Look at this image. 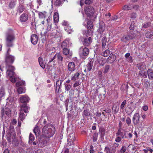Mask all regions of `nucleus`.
<instances>
[{
    "mask_svg": "<svg viewBox=\"0 0 153 153\" xmlns=\"http://www.w3.org/2000/svg\"><path fill=\"white\" fill-rule=\"evenodd\" d=\"M14 60V56L10 55L9 54L6 55L5 58L6 68L7 69L6 76L13 83H15L16 79V75L14 72L15 68L13 66L10 65L13 63Z\"/></svg>",
    "mask_w": 153,
    "mask_h": 153,
    "instance_id": "f257e3e1",
    "label": "nucleus"
},
{
    "mask_svg": "<svg viewBox=\"0 0 153 153\" xmlns=\"http://www.w3.org/2000/svg\"><path fill=\"white\" fill-rule=\"evenodd\" d=\"M55 129L53 126L48 124L45 125L42 129V134L43 136L49 138L54 135Z\"/></svg>",
    "mask_w": 153,
    "mask_h": 153,
    "instance_id": "f03ea898",
    "label": "nucleus"
},
{
    "mask_svg": "<svg viewBox=\"0 0 153 153\" xmlns=\"http://www.w3.org/2000/svg\"><path fill=\"white\" fill-rule=\"evenodd\" d=\"M11 129L9 133L7 135V139L8 143H11L16 146L18 145V143L16 136V132L13 126H11L10 127Z\"/></svg>",
    "mask_w": 153,
    "mask_h": 153,
    "instance_id": "7ed1b4c3",
    "label": "nucleus"
},
{
    "mask_svg": "<svg viewBox=\"0 0 153 153\" xmlns=\"http://www.w3.org/2000/svg\"><path fill=\"white\" fill-rule=\"evenodd\" d=\"M15 39V36L12 31L7 32L6 35V45L7 46L11 47L13 45V42Z\"/></svg>",
    "mask_w": 153,
    "mask_h": 153,
    "instance_id": "20e7f679",
    "label": "nucleus"
},
{
    "mask_svg": "<svg viewBox=\"0 0 153 153\" xmlns=\"http://www.w3.org/2000/svg\"><path fill=\"white\" fill-rule=\"evenodd\" d=\"M136 36L137 35L134 31H131L127 34L123 36L122 37L121 40L123 42H126L130 40L135 38Z\"/></svg>",
    "mask_w": 153,
    "mask_h": 153,
    "instance_id": "39448f33",
    "label": "nucleus"
},
{
    "mask_svg": "<svg viewBox=\"0 0 153 153\" xmlns=\"http://www.w3.org/2000/svg\"><path fill=\"white\" fill-rule=\"evenodd\" d=\"M135 104L133 103L132 100H131L128 102L127 108L126 109L127 114L129 115H131L135 108Z\"/></svg>",
    "mask_w": 153,
    "mask_h": 153,
    "instance_id": "423d86ee",
    "label": "nucleus"
},
{
    "mask_svg": "<svg viewBox=\"0 0 153 153\" xmlns=\"http://www.w3.org/2000/svg\"><path fill=\"white\" fill-rule=\"evenodd\" d=\"M85 11L87 16L90 17L93 16L95 12V10L92 7L88 6L85 8Z\"/></svg>",
    "mask_w": 153,
    "mask_h": 153,
    "instance_id": "0eeeda50",
    "label": "nucleus"
},
{
    "mask_svg": "<svg viewBox=\"0 0 153 153\" xmlns=\"http://www.w3.org/2000/svg\"><path fill=\"white\" fill-rule=\"evenodd\" d=\"M116 137L115 139V141L117 143L120 142L124 137L123 133L120 129L116 133Z\"/></svg>",
    "mask_w": 153,
    "mask_h": 153,
    "instance_id": "6e6552de",
    "label": "nucleus"
},
{
    "mask_svg": "<svg viewBox=\"0 0 153 153\" xmlns=\"http://www.w3.org/2000/svg\"><path fill=\"white\" fill-rule=\"evenodd\" d=\"M140 118V115L138 113H136L134 115L132 118V121L134 125H137L139 123Z\"/></svg>",
    "mask_w": 153,
    "mask_h": 153,
    "instance_id": "1a4fd4ad",
    "label": "nucleus"
},
{
    "mask_svg": "<svg viewBox=\"0 0 153 153\" xmlns=\"http://www.w3.org/2000/svg\"><path fill=\"white\" fill-rule=\"evenodd\" d=\"M55 29L52 27V24L49 25L48 26L46 29V31L45 32V34L46 35H51L53 33V31Z\"/></svg>",
    "mask_w": 153,
    "mask_h": 153,
    "instance_id": "9d476101",
    "label": "nucleus"
},
{
    "mask_svg": "<svg viewBox=\"0 0 153 153\" xmlns=\"http://www.w3.org/2000/svg\"><path fill=\"white\" fill-rule=\"evenodd\" d=\"M75 64L73 62H69L68 65V69L69 71L72 72L75 70Z\"/></svg>",
    "mask_w": 153,
    "mask_h": 153,
    "instance_id": "9b49d317",
    "label": "nucleus"
},
{
    "mask_svg": "<svg viewBox=\"0 0 153 153\" xmlns=\"http://www.w3.org/2000/svg\"><path fill=\"white\" fill-rule=\"evenodd\" d=\"M31 41L33 45H36L38 41V37L35 34H34L31 35Z\"/></svg>",
    "mask_w": 153,
    "mask_h": 153,
    "instance_id": "f8f14e48",
    "label": "nucleus"
},
{
    "mask_svg": "<svg viewBox=\"0 0 153 153\" xmlns=\"http://www.w3.org/2000/svg\"><path fill=\"white\" fill-rule=\"evenodd\" d=\"M80 49L82 50V53H81V55L82 56H86L88 54L89 52V50L88 48L86 47H84L83 48L81 47Z\"/></svg>",
    "mask_w": 153,
    "mask_h": 153,
    "instance_id": "ddd939ff",
    "label": "nucleus"
},
{
    "mask_svg": "<svg viewBox=\"0 0 153 153\" xmlns=\"http://www.w3.org/2000/svg\"><path fill=\"white\" fill-rule=\"evenodd\" d=\"M92 42V39L91 37H89L88 38H85L84 39L83 44L85 46H88L91 44Z\"/></svg>",
    "mask_w": 153,
    "mask_h": 153,
    "instance_id": "4468645a",
    "label": "nucleus"
},
{
    "mask_svg": "<svg viewBox=\"0 0 153 153\" xmlns=\"http://www.w3.org/2000/svg\"><path fill=\"white\" fill-rule=\"evenodd\" d=\"M29 100V97L26 95L22 96L19 98L20 102L22 103L28 102Z\"/></svg>",
    "mask_w": 153,
    "mask_h": 153,
    "instance_id": "2eb2a0df",
    "label": "nucleus"
},
{
    "mask_svg": "<svg viewBox=\"0 0 153 153\" xmlns=\"http://www.w3.org/2000/svg\"><path fill=\"white\" fill-rule=\"evenodd\" d=\"M28 19V15L26 13H23L20 17V20L21 22H25Z\"/></svg>",
    "mask_w": 153,
    "mask_h": 153,
    "instance_id": "dca6fc26",
    "label": "nucleus"
},
{
    "mask_svg": "<svg viewBox=\"0 0 153 153\" xmlns=\"http://www.w3.org/2000/svg\"><path fill=\"white\" fill-rule=\"evenodd\" d=\"M68 2L67 0H56L54 2V5L56 7H59L65 1Z\"/></svg>",
    "mask_w": 153,
    "mask_h": 153,
    "instance_id": "f3484780",
    "label": "nucleus"
},
{
    "mask_svg": "<svg viewBox=\"0 0 153 153\" xmlns=\"http://www.w3.org/2000/svg\"><path fill=\"white\" fill-rule=\"evenodd\" d=\"M47 58L49 61L48 63H49L51 62H55V59L56 58V56H55V55L54 56H53L52 54H50L48 55Z\"/></svg>",
    "mask_w": 153,
    "mask_h": 153,
    "instance_id": "a211bd4d",
    "label": "nucleus"
},
{
    "mask_svg": "<svg viewBox=\"0 0 153 153\" xmlns=\"http://www.w3.org/2000/svg\"><path fill=\"white\" fill-rule=\"evenodd\" d=\"M147 74L149 78L151 80H153V71L151 69H149L147 71Z\"/></svg>",
    "mask_w": 153,
    "mask_h": 153,
    "instance_id": "6ab92c4d",
    "label": "nucleus"
},
{
    "mask_svg": "<svg viewBox=\"0 0 153 153\" xmlns=\"http://www.w3.org/2000/svg\"><path fill=\"white\" fill-rule=\"evenodd\" d=\"M55 56H56L58 62H62L63 61V58L60 53H56L55 54Z\"/></svg>",
    "mask_w": 153,
    "mask_h": 153,
    "instance_id": "aec40b11",
    "label": "nucleus"
},
{
    "mask_svg": "<svg viewBox=\"0 0 153 153\" xmlns=\"http://www.w3.org/2000/svg\"><path fill=\"white\" fill-rule=\"evenodd\" d=\"M137 67L138 69L141 71H143L146 69V65L143 63H141L138 65Z\"/></svg>",
    "mask_w": 153,
    "mask_h": 153,
    "instance_id": "412c9836",
    "label": "nucleus"
},
{
    "mask_svg": "<svg viewBox=\"0 0 153 153\" xmlns=\"http://www.w3.org/2000/svg\"><path fill=\"white\" fill-rule=\"evenodd\" d=\"M93 62L91 61L89 62L87 67V71H90L91 70L93 66ZM86 69L84 70V71H86Z\"/></svg>",
    "mask_w": 153,
    "mask_h": 153,
    "instance_id": "4be33fe9",
    "label": "nucleus"
},
{
    "mask_svg": "<svg viewBox=\"0 0 153 153\" xmlns=\"http://www.w3.org/2000/svg\"><path fill=\"white\" fill-rule=\"evenodd\" d=\"M105 30V27L104 25L100 24L99 28V33L101 34H102Z\"/></svg>",
    "mask_w": 153,
    "mask_h": 153,
    "instance_id": "5701e85b",
    "label": "nucleus"
},
{
    "mask_svg": "<svg viewBox=\"0 0 153 153\" xmlns=\"http://www.w3.org/2000/svg\"><path fill=\"white\" fill-rule=\"evenodd\" d=\"M115 57L113 54H111L110 56L108 57V61L110 63H111L113 62L115 60Z\"/></svg>",
    "mask_w": 153,
    "mask_h": 153,
    "instance_id": "b1692460",
    "label": "nucleus"
},
{
    "mask_svg": "<svg viewBox=\"0 0 153 153\" xmlns=\"http://www.w3.org/2000/svg\"><path fill=\"white\" fill-rule=\"evenodd\" d=\"M79 75L80 74L78 72H76L71 77V80L74 81L78 80Z\"/></svg>",
    "mask_w": 153,
    "mask_h": 153,
    "instance_id": "393cba45",
    "label": "nucleus"
},
{
    "mask_svg": "<svg viewBox=\"0 0 153 153\" xmlns=\"http://www.w3.org/2000/svg\"><path fill=\"white\" fill-rule=\"evenodd\" d=\"M21 111H23L24 112L26 113H28V108L27 106H26V104H23L21 106Z\"/></svg>",
    "mask_w": 153,
    "mask_h": 153,
    "instance_id": "a878e982",
    "label": "nucleus"
},
{
    "mask_svg": "<svg viewBox=\"0 0 153 153\" xmlns=\"http://www.w3.org/2000/svg\"><path fill=\"white\" fill-rule=\"evenodd\" d=\"M47 13L45 11L43 12H39V16L40 19H45Z\"/></svg>",
    "mask_w": 153,
    "mask_h": 153,
    "instance_id": "bb28decb",
    "label": "nucleus"
},
{
    "mask_svg": "<svg viewBox=\"0 0 153 153\" xmlns=\"http://www.w3.org/2000/svg\"><path fill=\"white\" fill-rule=\"evenodd\" d=\"M53 20L54 22L56 23L58 22L59 20V14L57 13H55L53 15Z\"/></svg>",
    "mask_w": 153,
    "mask_h": 153,
    "instance_id": "cd10ccee",
    "label": "nucleus"
},
{
    "mask_svg": "<svg viewBox=\"0 0 153 153\" xmlns=\"http://www.w3.org/2000/svg\"><path fill=\"white\" fill-rule=\"evenodd\" d=\"M62 81L60 80H58L56 82V90H58V91L59 90L61 84L62 83Z\"/></svg>",
    "mask_w": 153,
    "mask_h": 153,
    "instance_id": "c85d7f7f",
    "label": "nucleus"
},
{
    "mask_svg": "<svg viewBox=\"0 0 153 153\" xmlns=\"http://www.w3.org/2000/svg\"><path fill=\"white\" fill-rule=\"evenodd\" d=\"M132 6L131 4L125 5L123 7L122 9L124 10H128L132 9Z\"/></svg>",
    "mask_w": 153,
    "mask_h": 153,
    "instance_id": "c756f323",
    "label": "nucleus"
},
{
    "mask_svg": "<svg viewBox=\"0 0 153 153\" xmlns=\"http://www.w3.org/2000/svg\"><path fill=\"white\" fill-rule=\"evenodd\" d=\"M63 53L65 55H67L68 54H70V56L72 55L71 53L69 52V50L67 48H63Z\"/></svg>",
    "mask_w": 153,
    "mask_h": 153,
    "instance_id": "7c9ffc66",
    "label": "nucleus"
},
{
    "mask_svg": "<svg viewBox=\"0 0 153 153\" xmlns=\"http://www.w3.org/2000/svg\"><path fill=\"white\" fill-rule=\"evenodd\" d=\"M65 86V90L66 91H69L72 87V85L66 83H64Z\"/></svg>",
    "mask_w": 153,
    "mask_h": 153,
    "instance_id": "2f4dec72",
    "label": "nucleus"
},
{
    "mask_svg": "<svg viewBox=\"0 0 153 153\" xmlns=\"http://www.w3.org/2000/svg\"><path fill=\"white\" fill-rule=\"evenodd\" d=\"M26 115L24 114L23 111H21L20 112L19 119L21 121H23L25 118Z\"/></svg>",
    "mask_w": 153,
    "mask_h": 153,
    "instance_id": "473e14b6",
    "label": "nucleus"
},
{
    "mask_svg": "<svg viewBox=\"0 0 153 153\" xmlns=\"http://www.w3.org/2000/svg\"><path fill=\"white\" fill-rule=\"evenodd\" d=\"M39 62L41 67L43 68H45V65L44 63L43 62L42 59V58L39 57Z\"/></svg>",
    "mask_w": 153,
    "mask_h": 153,
    "instance_id": "72a5a7b5",
    "label": "nucleus"
},
{
    "mask_svg": "<svg viewBox=\"0 0 153 153\" xmlns=\"http://www.w3.org/2000/svg\"><path fill=\"white\" fill-rule=\"evenodd\" d=\"M16 0H12L9 3V6L11 8L14 7L16 5Z\"/></svg>",
    "mask_w": 153,
    "mask_h": 153,
    "instance_id": "f704fd0d",
    "label": "nucleus"
},
{
    "mask_svg": "<svg viewBox=\"0 0 153 153\" xmlns=\"http://www.w3.org/2000/svg\"><path fill=\"white\" fill-rule=\"evenodd\" d=\"M93 26V23L91 21H89L87 23V28L89 29H91Z\"/></svg>",
    "mask_w": 153,
    "mask_h": 153,
    "instance_id": "c9c22d12",
    "label": "nucleus"
},
{
    "mask_svg": "<svg viewBox=\"0 0 153 153\" xmlns=\"http://www.w3.org/2000/svg\"><path fill=\"white\" fill-rule=\"evenodd\" d=\"M102 48H104L107 42L106 38L105 37H103L102 39Z\"/></svg>",
    "mask_w": 153,
    "mask_h": 153,
    "instance_id": "e433bc0d",
    "label": "nucleus"
},
{
    "mask_svg": "<svg viewBox=\"0 0 153 153\" xmlns=\"http://www.w3.org/2000/svg\"><path fill=\"white\" fill-rule=\"evenodd\" d=\"M17 91L18 93L19 94H21L25 92L23 88L22 87H19L18 88Z\"/></svg>",
    "mask_w": 153,
    "mask_h": 153,
    "instance_id": "4c0bfd02",
    "label": "nucleus"
},
{
    "mask_svg": "<svg viewBox=\"0 0 153 153\" xmlns=\"http://www.w3.org/2000/svg\"><path fill=\"white\" fill-rule=\"evenodd\" d=\"M143 151L145 153H147L148 151L150 152L151 153H152L153 152V150L149 147H147L146 149H143Z\"/></svg>",
    "mask_w": 153,
    "mask_h": 153,
    "instance_id": "58836bf2",
    "label": "nucleus"
},
{
    "mask_svg": "<svg viewBox=\"0 0 153 153\" xmlns=\"http://www.w3.org/2000/svg\"><path fill=\"white\" fill-rule=\"evenodd\" d=\"M25 10V8L24 6L22 5H19V7L18 11L20 13H22Z\"/></svg>",
    "mask_w": 153,
    "mask_h": 153,
    "instance_id": "ea45409f",
    "label": "nucleus"
},
{
    "mask_svg": "<svg viewBox=\"0 0 153 153\" xmlns=\"http://www.w3.org/2000/svg\"><path fill=\"white\" fill-rule=\"evenodd\" d=\"M98 134L97 133H95L94 134L93 137V140L94 142L97 141L98 137Z\"/></svg>",
    "mask_w": 153,
    "mask_h": 153,
    "instance_id": "a19ab883",
    "label": "nucleus"
},
{
    "mask_svg": "<svg viewBox=\"0 0 153 153\" xmlns=\"http://www.w3.org/2000/svg\"><path fill=\"white\" fill-rule=\"evenodd\" d=\"M90 33V32L89 30H83V34L86 36H89Z\"/></svg>",
    "mask_w": 153,
    "mask_h": 153,
    "instance_id": "79ce46f5",
    "label": "nucleus"
},
{
    "mask_svg": "<svg viewBox=\"0 0 153 153\" xmlns=\"http://www.w3.org/2000/svg\"><path fill=\"white\" fill-rule=\"evenodd\" d=\"M25 82L22 81H20L16 83V85L17 87H18L20 86L24 85Z\"/></svg>",
    "mask_w": 153,
    "mask_h": 153,
    "instance_id": "37998d69",
    "label": "nucleus"
},
{
    "mask_svg": "<svg viewBox=\"0 0 153 153\" xmlns=\"http://www.w3.org/2000/svg\"><path fill=\"white\" fill-rule=\"evenodd\" d=\"M110 53V51L108 50H106L103 53V56L105 57L108 56Z\"/></svg>",
    "mask_w": 153,
    "mask_h": 153,
    "instance_id": "c03bdc74",
    "label": "nucleus"
},
{
    "mask_svg": "<svg viewBox=\"0 0 153 153\" xmlns=\"http://www.w3.org/2000/svg\"><path fill=\"white\" fill-rule=\"evenodd\" d=\"M116 151V149L112 146L109 148V153H115Z\"/></svg>",
    "mask_w": 153,
    "mask_h": 153,
    "instance_id": "a18cd8bd",
    "label": "nucleus"
},
{
    "mask_svg": "<svg viewBox=\"0 0 153 153\" xmlns=\"http://www.w3.org/2000/svg\"><path fill=\"white\" fill-rule=\"evenodd\" d=\"M4 94V91L3 88L0 89V98H1Z\"/></svg>",
    "mask_w": 153,
    "mask_h": 153,
    "instance_id": "49530a36",
    "label": "nucleus"
},
{
    "mask_svg": "<svg viewBox=\"0 0 153 153\" xmlns=\"http://www.w3.org/2000/svg\"><path fill=\"white\" fill-rule=\"evenodd\" d=\"M135 22L133 21L131 22V25L129 27V28L130 30H133L134 29V26H135Z\"/></svg>",
    "mask_w": 153,
    "mask_h": 153,
    "instance_id": "de8ad7c7",
    "label": "nucleus"
},
{
    "mask_svg": "<svg viewBox=\"0 0 153 153\" xmlns=\"http://www.w3.org/2000/svg\"><path fill=\"white\" fill-rule=\"evenodd\" d=\"M109 69V65H106L105 67L104 70V73L105 74L107 73Z\"/></svg>",
    "mask_w": 153,
    "mask_h": 153,
    "instance_id": "09e8293b",
    "label": "nucleus"
},
{
    "mask_svg": "<svg viewBox=\"0 0 153 153\" xmlns=\"http://www.w3.org/2000/svg\"><path fill=\"white\" fill-rule=\"evenodd\" d=\"M39 128L35 127L33 130V131L36 135L38 133H39Z\"/></svg>",
    "mask_w": 153,
    "mask_h": 153,
    "instance_id": "8fccbe9b",
    "label": "nucleus"
},
{
    "mask_svg": "<svg viewBox=\"0 0 153 153\" xmlns=\"http://www.w3.org/2000/svg\"><path fill=\"white\" fill-rule=\"evenodd\" d=\"M137 14L135 13H133L130 15V17L131 19H134L136 18Z\"/></svg>",
    "mask_w": 153,
    "mask_h": 153,
    "instance_id": "3c124183",
    "label": "nucleus"
},
{
    "mask_svg": "<svg viewBox=\"0 0 153 153\" xmlns=\"http://www.w3.org/2000/svg\"><path fill=\"white\" fill-rule=\"evenodd\" d=\"M83 113L85 116L87 117L90 115V113L87 110H84Z\"/></svg>",
    "mask_w": 153,
    "mask_h": 153,
    "instance_id": "603ef678",
    "label": "nucleus"
},
{
    "mask_svg": "<svg viewBox=\"0 0 153 153\" xmlns=\"http://www.w3.org/2000/svg\"><path fill=\"white\" fill-rule=\"evenodd\" d=\"M126 150V147L125 146H123L120 150V152L121 153H124Z\"/></svg>",
    "mask_w": 153,
    "mask_h": 153,
    "instance_id": "864d4df0",
    "label": "nucleus"
},
{
    "mask_svg": "<svg viewBox=\"0 0 153 153\" xmlns=\"http://www.w3.org/2000/svg\"><path fill=\"white\" fill-rule=\"evenodd\" d=\"M125 137L126 139H130L132 137V134L131 133H129L127 134V135H126L125 134Z\"/></svg>",
    "mask_w": 153,
    "mask_h": 153,
    "instance_id": "5fc2aeb1",
    "label": "nucleus"
},
{
    "mask_svg": "<svg viewBox=\"0 0 153 153\" xmlns=\"http://www.w3.org/2000/svg\"><path fill=\"white\" fill-rule=\"evenodd\" d=\"M34 140V137L31 133H30L29 135V142L31 141L32 142Z\"/></svg>",
    "mask_w": 153,
    "mask_h": 153,
    "instance_id": "6e6d98bb",
    "label": "nucleus"
},
{
    "mask_svg": "<svg viewBox=\"0 0 153 153\" xmlns=\"http://www.w3.org/2000/svg\"><path fill=\"white\" fill-rule=\"evenodd\" d=\"M119 145V144L117 143L114 142L113 143L112 146L117 150V149Z\"/></svg>",
    "mask_w": 153,
    "mask_h": 153,
    "instance_id": "4d7b16f0",
    "label": "nucleus"
},
{
    "mask_svg": "<svg viewBox=\"0 0 153 153\" xmlns=\"http://www.w3.org/2000/svg\"><path fill=\"white\" fill-rule=\"evenodd\" d=\"M93 2V1L91 0H85V3L87 5H89Z\"/></svg>",
    "mask_w": 153,
    "mask_h": 153,
    "instance_id": "13d9d810",
    "label": "nucleus"
},
{
    "mask_svg": "<svg viewBox=\"0 0 153 153\" xmlns=\"http://www.w3.org/2000/svg\"><path fill=\"white\" fill-rule=\"evenodd\" d=\"M126 103V100H124L121 103L120 105V108L121 109H123Z\"/></svg>",
    "mask_w": 153,
    "mask_h": 153,
    "instance_id": "bf43d9fd",
    "label": "nucleus"
},
{
    "mask_svg": "<svg viewBox=\"0 0 153 153\" xmlns=\"http://www.w3.org/2000/svg\"><path fill=\"white\" fill-rule=\"evenodd\" d=\"M126 122L128 125H129L131 123V120L130 117H128L126 118Z\"/></svg>",
    "mask_w": 153,
    "mask_h": 153,
    "instance_id": "052dcab7",
    "label": "nucleus"
},
{
    "mask_svg": "<svg viewBox=\"0 0 153 153\" xmlns=\"http://www.w3.org/2000/svg\"><path fill=\"white\" fill-rule=\"evenodd\" d=\"M146 36L147 38H151L153 36V35H152V34H151L149 32H147L146 33Z\"/></svg>",
    "mask_w": 153,
    "mask_h": 153,
    "instance_id": "680f3d73",
    "label": "nucleus"
},
{
    "mask_svg": "<svg viewBox=\"0 0 153 153\" xmlns=\"http://www.w3.org/2000/svg\"><path fill=\"white\" fill-rule=\"evenodd\" d=\"M67 44L66 43V42H63L62 45L61 46L62 47L64 48H66L65 47H67Z\"/></svg>",
    "mask_w": 153,
    "mask_h": 153,
    "instance_id": "e2e57ef3",
    "label": "nucleus"
},
{
    "mask_svg": "<svg viewBox=\"0 0 153 153\" xmlns=\"http://www.w3.org/2000/svg\"><path fill=\"white\" fill-rule=\"evenodd\" d=\"M139 8V6L138 5H135L132 6V8H133L135 10H138Z\"/></svg>",
    "mask_w": 153,
    "mask_h": 153,
    "instance_id": "0e129e2a",
    "label": "nucleus"
},
{
    "mask_svg": "<svg viewBox=\"0 0 153 153\" xmlns=\"http://www.w3.org/2000/svg\"><path fill=\"white\" fill-rule=\"evenodd\" d=\"M150 26V23L149 22H147L143 26V27L144 28H147Z\"/></svg>",
    "mask_w": 153,
    "mask_h": 153,
    "instance_id": "69168bd1",
    "label": "nucleus"
},
{
    "mask_svg": "<svg viewBox=\"0 0 153 153\" xmlns=\"http://www.w3.org/2000/svg\"><path fill=\"white\" fill-rule=\"evenodd\" d=\"M128 60V61L129 62L131 63L133 62V60L132 59V57L131 56L128 57V58L126 59Z\"/></svg>",
    "mask_w": 153,
    "mask_h": 153,
    "instance_id": "338daca9",
    "label": "nucleus"
},
{
    "mask_svg": "<svg viewBox=\"0 0 153 153\" xmlns=\"http://www.w3.org/2000/svg\"><path fill=\"white\" fill-rule=\"evenodd\" d=\"M90 152L91 153H94V151L93 149V147L92 146H90Z\"/></svg>",
    "mask_w": 153,
    "mask_h": 153,
    "instance_id": "774afa93",
    "label": "nucleus"
}]
</instances>
